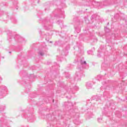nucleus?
I'll use <instances>...</instances> for the list:
<instances>
[{
	"mask_svg": "<svg viewBox=\"0 0 127 127\" xmlns=\"http://www.w3.org/2000/svg\"><path fill=\"white\" fill-rule=\"evenodd\" d=\"M8 38L7 39L9 42H13L15 41L17 43H21L24 41V39L19 35H16L15 33H12L11 31H7Z\"/></svg>",
	"mask_w": 127,
	"mask_h": 127,
	"instance_id": "obj_1",
	"label": "nucleus"
},
{
	"mask_svg": "<svg viewBox=\"0 0 127 127\" xmlns=\"http://www.w3.org/2000/svg\"><path fill=\"white\" fill-rule=\"evenodd\" d=\"M42 24L43 27L46 30H49V29L52 28V25L51 24V22L49 17L46 18L42 21Z\"/></svg>",
	"mask_w": 127,
	"mask_h": 127,
	"instance_id": "obj_2",
	"label": "nucleus"
},
{
	"mask_svg": "<svg viewBox=\"0 0 127 127\" xmlns=\"http://www.w3.org/2000/svg\"><path fill=\"white\" fill-rule=\"evenodd\" d=\"M78 89H79V87L76 86L74 84H71V85L68 87L67 92L68 93H73L74 94V92H75V91H77Z\"/></svg>",
	"mask_w": 127,
	"mask_h": 127,
	"instance_id": "obj_3",
	"label": "nucleus"
},
{
	"mask_svg": "<svg viewBox=\"0 0 127 127\" xmlns=\"http://www.w3.org/2000/svg\"><path fill=\"white\" fill-rule=\"evenodd\" d=\"M77 70H78L75 73V80L80 81L82 74H83V71L81 70V67H78Z\"/></svg>",
	"mask_w": 127,
	"mask_h": 127,
	"instance_id": "obj_4",
	"label": "nucleus"
},
{
	"mask_svg": "<svg viewBox=\"0 0 127 127\" xmlns=\"http://www.w3.org/2000/svg\"><path fill=\"white\" fill-rule=\"evenodd\" d=\"M19 74L21 76H22V77H23L24 76H27V73H26V71L24 70L21 71Z\"/></svg>",
	"mask_w": 127,
	"mask_h": 127,
	"instance_id": "obj_5",
	"label": "nucleus"
},
{
	"mask_svg": "<svg viewBox=\"0 0 127 127\" xmlns=\"http://www.w3.org/2000/svg\"><path fill=\"white\" fill-rule=\"evenodd\" d=\"M92 86H93V84H92V82H87L86 88H87V89H92Z\"/></svg>",
	"mask_w": 127,
	"mask_h": 127,
	"instance_id": "obj_6",
	"label": "nucleus"
},
{
	"mask_svg": "<svg viewBox=\"0 0 127 127\" xmlns=\"http://www.w3.org/2000/svg\"><path fill=\"white\" fill-rule=\"evenodd\" d=\"M80 63L81 64H82V66H83V64L86 65V67H84L85 69H88L89 68V66L88 65V64H87V63L86 62V61H84L83 62L82 61H81Z\"/></svg>",
	"mask_w": 127,
	"mask_h": 127,
	"instance_id": "obj_7",
	"label": "nucleus"
},
{
	"mask_svg": "<svg viewBox=\"0 0 127 127\" xmlns=\"http://www.w3.org/2000/svg\"><path fill=\"white\" fill-rule=\"evenodd\" d=\"M93 0H87V2L89 4H88V5H95V1H93Z\"/></svg>",
	"mask_w": 127,
	"mask_h": 127,
	"instance_id": "obj_8",
	"label": "nucleus"
},
{
	"mask_svg": "<svg viewBox=\"0 0 127 127\" xmlns=\"http://www.w3.org/2000/svg\"><path fill=\"white\" fill-rule=\"evenodd\" d=\"M68 53V50H65L62 51V55L63 56H66L67 55V54Z\"/></svg>",
	"mask_w": 127,
	"mask_h": 127,
	"instance_id": "obj_9",
	"label": "nucleus"
},
{
	"mask_svg": "<svg viewBox=\"0 0 127 127\" xmlns=\"http://www.w3.org/2000/svg\"><path fill=\"white\" fill-rule=\"evenodd\" d=\"M2 92L3 94H6V92H7V88H6V87L3 86L2 88L1 92Z\"/></svg>",
	"mask_w": 127,
	"mask_h": 127,
	"instance_id": "obj_10",
	"label": "nucleus"
},
{
	"mask_svg": "<svg viewBox=\"0 0 127 127\" xmlns=\"http://www.w3.org/2000/svg\"><path fill=\"white\" fill-rule=\"evenodd\" d=\"M38 54L39 55H40L41 56H43V55H44V54H45V51H44L43 50H40Z\"/></svg>",
	"mask_w": 127,
	"mask_h": 127,
	"instance_id": "obj_11",
	"label": "nucleus"
},
{
	"mask_svg": "<svg viewBox=\"0 0 127 127\" xmlns=\"http://www.w3.org/2000/svg\"><path fill=\"white\" fill-rule=\"evenodd\" d=\"M104 78V76L101 75H99L97 76V80H98V81H101V79H103Z\"/></svg>",
	"mask_w": 127,
	"mask_h": 127,
	"instance_id": "obj_12",
	"label": "nucleus"
},
{
	"mask_svg": "<svg viewBox=\"0 0 127 127\" xmlns=\"http://www.w3.org/2000/svg\"><path fill=\"white\" fill-rule=\"evenodd\" d=\"M98 17V15L97 14H93L91 17V19L92 20V19H95V20L97 19V17Z\"/></svg>",
	"mask_w": 127,
	"mask_h": 127,
	"instance_id": "obj_13",
	"label": "nucleus"
},
{
	"mask_svg": "<svg viewBox=\"0 0 127 127\" xmlns=\"http://www.w3.org/2000/svg\"><path fill=\"white\" fill-rule=\"evenodd\" d=\"M27 120L28 121H29V122H30L31 123H32V122H33L34 121L33 117H28Z\"/></svg>",
	"mask_w": 127,
	"mask_h": 127,
	"instance_id": "obj_14",
	"label": "nucleus"
},
{
	"mask_svg": "<svg viewBox=\"0 0 127 127\" xmlns=\"http://www.w3.org/2000/svg\"><path fill=\"white\" fill-rule=\"evenodd\" d=\"M100 100H101V97L96 96V101H100Z\"/></svg>",
	"mask_w": 127,
	"mask_h": 127,
	"instance_id": "obj_15",
	"label": "nucleus"
},
{
	"mask_svg": "<svg viewBox=\"0 0 127 127\" xmlns=\"http://www.w3.org/2000/svg\"><path fill=\"white\" fill-rule=\"evenodd\" d=\"M74 123L75 124V125H80V123H79V122L74 120Z\"/></svg>",
	"mask_w": 127,
	"mask_h": 127,
	"instance_id": "obj_16",
	"label": "nucleus"
},
{
	"mask_svg": "<svg viewBox=\"0 0 127 127\" xmlns=\"http://www.w3.org/2000/svg\"><path fill=\"white\" fill-rule=\"evenodd\" d=\"M87 53L89 55H91V54L92 55V54H93V51H88Z\"/></svg>",
	"mask_w": 127,
	"mask_h": 127,
	"instance_id": "obj_17",
	"label": "nucleus"
},
{
	"mask_svg": "<svg viewBox=\"0 0 127 127\" xmlns=\"http://www.w3.org/2000/svg\"><path fill=\"white\" fill-rule=\"evenodd\" d=\"M60 36H61L62 37H64V36H65V34L61 33L60 34Z\"/></svg>",
	"mask_w": 127,
	"mask_h": 127,
	"instance_id": "obj_18",
	"label": "nucleus"
},
{
	"mask_svg": "<svg viewBox=\"0 0 127 127\" xmlns=\"http://www.w3.org/2000/svg\"><path fill=\"white\" fill-rule=\"evenodd\" d=\"M39 32L41 35H43V32H42L41 30H39Z\"/></svg>",
	"mask_w": 127,
	"mask_h": 127,
	"instance_id": "obj_19",
	"label": "nucleus"
},
{
	"mask_svg": "<svg viewBox=\"0 0 127 127\" xmlns=\"http://www.w3.org/2000/svg\"><path fill=\"white\" fill-rule=\"evenodd\" d=\"M65 78H66V79H68V78H70V74H68L67 76H65Z\"/></svg>",
	"mask_w": 127,
	"mask_h": 127,
	"instance_id": "obj_20",
	"label": "nucleus"
},
{
	"mask_svg": "<svg viewBox=\"0 0 127 127\" xmlns=\"http://www.w3.org/2000/svg\"><path fill=\"white\" fill-rule=\"evenodd\" d=\"M0 15H2V14H3V11H0Z\"/></svg>",
	"mask_w": 127,
	"mask_h": 127,
	"instance_id": "obj_21",
	"label": "nucleus"
},
{
	"mask_svg": "<svg viewBox=\"0 0 127 127\" xmlns=\"http://www.w3.org/2000/svg\"><path fill=\"white\" fill-rule=\"evenodd\" d=\"M58 61H62V60H63V58H62L61 59H58Z\"/></svg>",
	"mask_w": 127,
	"mask_h": 127,
	"instance_id": "obj_22",
	"label": "nucleus"
},
{
	"mask_svg": "<svg viewBox=\"0 0 127 127\" xmlns=\"http://www.w3.org/2000/svg\"><path fill=\"white\" fill-rule=\"evenodd\" d=\"M46 40L47 41H49V38H46Z\"/></svg>",
	"mask_w": 127,
	"mask_h": 127,
	"instance_id": "obj_23",
	"label": "nucleus"
},
{
	"mask_svg": "<svg viewBox=\"0 0 127 127\" xmlns=\"http://www.w3.org/2000/svg\"><path fill=\"white\" fill-rule=\"evenodd\" d=\"M35 2L37 1L38 3H39V0H35Z\"/></svg>",
	"mask_w": 127,
	"mask_h": 127,
	"instance_id": "obj_24",
	"label": "nucleus"
},
{
	"mask_svg": "<svg viewBox=\"0 0 127 127\" xmlns=\"http://www.w3.org/2000/svg\"><path fill=\"white\" fill-rule=\"evenodd\" d=\"M100 118H98V122H100Z\"/></svg>",
	"mask_w": 127,
	"mask_h": 127,
	"instance_id": "obj_25",
	"label": "nucleus"
},
{
	"mask_svg": "<svg viewBox=\"0 0 127 127\" xmlns=\"http://www.w3.org/2000/svg\"><path fill=\"white\" fill-rule=\"evenodd\" d=\"M4 109H5V107H3V110H4Z\"/></svg>",
	"mask_w": 127,
	"mask_h": 127,
	"instance_id": "obj_26",
	"label": "nucleus"
},
{
	"mask_svg": "<svg viewBox=\"0 0 127 127\" xmlns=\"http://www.w3.org/2000/svg\"><path fill=\"white\" fill-rule=\"evenodd\" d=\"M57 23L59 24V21H58Z\"/></svg>",
	"mask_w": 127,
	"mask_h": 127,
	"instance_id": "obj_27",
	"label": "nucleus"
},
{
	"mask_svg": "<svg viewBox=\"0 0 127 127\" xmlns=\"http://www.w3.org/2000/svg\"><path fill=\"white\" fill-rule=\"evenodd\" d=\"M105 65V64H102V66H104Z\"/></svg>",
	"mask_w": 127,
	"mask_h": 127,
	"instance_id": "obj_28",
	"label": "nucleus"
},
{
	"mask_svg": "<svg viewBox=\"0 0 127 127\" xmlns=\"http://www.w3.org/2000/svg\"><path fill=\"white\" fill-rule=\"evenodd\" d=\"M98 57H100V55H98Z\"/></svg>",
	"mask_w": 127,
	"mask_h": 127,
	"instance_id": "obj_29",
	"label": "nucleus"
},
{
	"mask_svg": "<svg viewBox=\"0 0 127 127\" xmlns=\"http://www.w3.org/2000/svg\"><path fill=\"white\" fill-rule=\"evenodd\" d=\"M9 53H10V54L11 53V52H9Z\"/></svg>",
	"mask_w": 127,
	"mask_h": 127,
	"instance_id": "obj_30",
	"label": "nucleus"
},
{
	"mask_svg": "<svg viewBox=\"0 0 127 127\" xmlns=\"http://www.w3.org/2000/svg\"><path fill=\"white\" fill-rule=\"evenodd\" d=\"M105 93H106V92H105V93H104V94H103V95H104V96H105Z\"/></svg>",
	"mask_w": 127,
	"mask_h": 127,
	"instance_id": "obj_31",
	"label": "nucleus"
},
{
	"mask_svg": "<svg viewBox=\"0 0 127 127\" xmlns=\"http://www.w3.org/2000/svg\"><path fill=\"white\" fill-rule=\"evenodd\" d=\"M107 25H109V23H107Z\"/></svg>",
	"mask_w": 127,
	"mask_h": 127,
	"instance_id": "obj_32",
	"label": "nucleus"
},
{
	"mask_svg": "<svg viewBox=\"0 0 127 127\" xmlns=\"http://www.w3.org/2000/svg\"><path fill=\"white\" fill-rule=\"evenodd\" d=\"M50 43H52V42L51 41V42H50Z\"/></svg>",
	"mask_w": 127,
	"mask_h": 127,
	"instance_id": "obj_33",
	"label": "nucleus"
},
{
	"mask_svg": "<svg viewBox=\"0 0 127 127\" xmlns=\"http://www.w3.org/2000/svg\"><path fill=\"white\" fill-rule=\"evenodd\" d=\"M31 76H33V74H31Z\"/></svg>",
	"mask_w": 127,
	"mask_h": 127,
	"instance_id": "obj_34",
	"label": "nucleus"
},
{
	"mask_svg": "<svg viewBox=\"0 0 127 127\" xmlns=\"http://www.w3.org/2000/svg\"><path fill=\"white\" fill-rule=\"evenodd\" d=\"M102 88H103V87H101V89H102Z\"/></svg>",
	"mask_w": 127,
	"mask_h": 127,
	"instance_id": "obj_35",
	"label": "nucleus"
},
{
	"mask_svg": "<svg viewBox=\"0 0 127 127\" xmlns=\"http://www.w3.org/2000/svg\"><path fill=\"white\" fill-rule=\"evenodd\" d=\"M53 102H54V100H53Z\"/></svg>",
	"mask_w": 127,
	"mask_h": 127,
	"instance_id": "obj_36",
	"label": "nucleus"
},
{
	"mask_svg": "<svg viewBox=\"0 0 127 127\" xmlns=\"http://www.w3.org/2000/svg\"><path fill=\"white\" fill-rule=\"evenodd\" d=\"M71 106H73V104H71Z\"/></svg>",
	"mask_w": 127,
	"mask_h": 127,
	"instance_id": "obj_37",
	"label": "nucleus"
},
{
	"mask_svg": "<svg viewBox=\"0 0 127 127\" xmlns=\"http://www.w3.org/2000/svg\"><path fill=\"white\" fill-rule=\"evenodd\" d=\"M105 29H106V28H107V27H105Z\"/></svg>",
	"mask_w": 127,
	"mask_h": 127,
	"instance_id": "obj_38",
	"label": "nucleus"
},
{
	"mask_svg": "<svg viewBox=\"0 0 127 127\" xmlns=\"http://www.w3.org/2000/svg\"><path fill=\"white\" fill-rule=\"evenodd\" d=\"M3 96H5V95H3Z\"/></svg>",
	"mask_w": 127,
	"mask_h": 127,
	"instance_id": "obj_39",
	"label": "nucleus"
},
{
	"mask_svg": "<svg viewBox=\"0 0 127 127\" xmlns=\"http://www.w3.org/2000/svg\"><path fill=\"white\" fill-rule=\"evenodd\" d=\"M88 22H89V21H88Z\"/></svg>",
	"mask_w": 127,
	"mask_h": 127,
	"instance_id": "obj_40",
	"label": "nucleus"
}]
</instances>
